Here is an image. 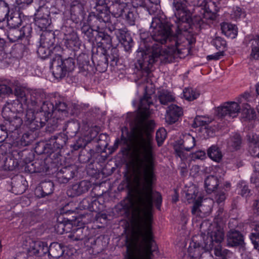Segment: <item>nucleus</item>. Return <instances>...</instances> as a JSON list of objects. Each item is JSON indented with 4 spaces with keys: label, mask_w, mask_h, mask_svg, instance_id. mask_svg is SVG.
<instances>
[{
    "label": "nucleus",
    "mask_w": 259,
    "mask_h": 259,
    "mask_svg": "<svg viewBox=\"0 0 259 259\" xmlns=\"http://www.w3.org/2000/svg\"><path fill=\"white\" fill-rule=\"evenodd\" d=\"M131 164L135 172L129 185L135 192L133 198H127L122 202V207L131 212V222L134 231L127 245L125 259H153V253L157 247L153 239L152 230L153 199L158 209L162 202L161 194L153 193L152 185L155 179V154L153 160L148 163L141 156L131 153Z\"/></svg>",
    "instance_id": "obj_1"
},
{
    "label": "nucleus",
    "mask_w": 259,
    "mask_h": 259,
    "mask_svg": "<svg viewBox=\"0 0 259 259\" xmlns=\"http://www.w3.org/2000/svg\"><path fill=\"white\" fill-rule=\"evenodd\" d=\"M172 26L158 16L153 18L149 28L151 37L144 40L145 49L141 47L137 52L140 69L147 72L158 60L162 63H170L177 56L181 57L188 52L186 46L190 42L181 35H172Z\"/></svg>",
    "instance_id": "obj_2"
},
{
    "label": "nucleus",
    "mask_w": 259,
    "mask_h": 259,
    "mask_svg": "<svg viewBox=\"0 0 259 259\" xmlns=\"http://www.w3.org/2000/svg\"><path fill=\"white\" fill-rule=\"evenodd\" d=\"M153 104L151 95L145 93L141 99L139 106V115L135 126L132 128L127 139L123 135L121 141L124 144H127L128 141L131 153H136L137 156H141L148 163L153 160L154 144L152 135L148 131V127L152 121L147 119L150 115L149 107Z\"/></svg>",
    "instance_id": "obj_3"
},
{
    "label": "nucleus",
    "mask_w": 259,
    "mask_h": 259,
    "mask_svg": "<svg viewBox=\"0 0 259 259\" xmlns=\"http://www.w3.org/2000/svg\"><path fill=\"white\" fill-rule=\"evenodd\" d=\"M29 99L26 105L28 108H32L39 113L52 114L53 105L45 101L46 94L40 90H31L28 94Z\"/></svg>",
    "instance_id": "obj_4"
},
{
    "label": "nucleus",
    "mask_w": 259,
    "mask_h": 259,
    "mask_svg": "<svg viewBox=\"0 0 259 259\" xmlns=\"http://www.w3.org/2000/svg\"><path fill=\"white\" fill-rule=\"evenodd\" d=\"M174 11L178 31L177 35H180L182 31H186L191 21V13L187 8L186 4L183 1L173 2Z\"/></svg>",
    "instance_id": "obj_5"
},
{
    "label": "nucleus",
    "mask_w": 259,
    "mask_h": 259,
    "mask_svg": "<svg viewBox=\"0 0 259 259\" xmlns=\"http://www.w3.org/2000/svg\"><path fill=\"white\" fill-rule=\"evenodd\" d=\"M51 66L54 77L61 79L74 70L75 62L74 59L71 57L63 60L61 56L58 54L53 57Z\"/></svg>",
    "instance_id": "obj_6"
},
{
    "label": "nucleus",
    "mask_w": 259,
    "mask_h": 259,
    "mask_svg": "<svg viewBox=\"0 0 259 259\" xmlns=\"http://www.w3.org/2000/svg\"><path fill=\"white\" fill-rule=\"evenodd\" d=\"M119 22L115 23L113 25L109 27L110 31H114L119 42L124 48L125 51H129L133 46V41L130 35L127 33V29L125 27H120L119 26Z\"/></svg>",
    "instance_id": "obj_7"
},
{
    "label": "nucleus",
    "mask_w": 259,
    "mask_h": 259,
    "mask_svg": "<svg viewBox=\"0 0 259 259\" xmlns=\"http://www.w3.org/2000/svg\"><path fill=\"white\" fill-rule=\"evenodd\" d=\"M195 145V138L189 134L183 135V138L175 146V150L177 155L182 160L187 158V154L184 150L189 151Z\"/></svg>",
    "instance_id": "obj_8"
},
{
    "label": "nucleus",
    "mask_w": 259,
    "mask_h": 259,
    "mask_svg": "<svg viewBox=\"0 0 259 259\" xmlns=\"http://www.w3.org/2000/svg\"><path fill=\"white\" fill-rule=\"evenodd\" d=\"M240 110L239 105L235 102H228L218 108V114L220 116L236 117Z\"/></svg>",
    "instance_id": "obj_9"
},
{
    "label": "nucleus",
    "mask_w": 259,
    "mask_h": 259,
    "mask_svg": "<svg viewBox=\"0 0 259 259\" xmlns=\"http://www.w3.org/2000/svg\"><path fill=\"white\" fill-rule=\"evenodd\" d=\"M226 243L229 247H242L244 244V237L239 231L230 229L226 235Z\"/></svg>",
    "instance_id": "obj_10"
},
{
    "label": "nucleus",
    "mask_w": 259,
    "mask_h": 259,
    "mask_svg": "<svg viewBox=\"0 0 259 259\" xmlns=\"http://www.w3.org/2000/svg\"><path fill=\"white\" fill-rule=\"evenodd\" d=\"M31 32V27L30 25H25L21 29L16 27L10 28L8 33V37L11 42H16L22 37H28Z\"/></svg>",
    "instance_id": "obj_11"
},
{
    "label": "nucleus",
    "mask_w": 259,
    "mask_h": 259,
    "mask_svg": "<svg viewBox=\"0 0 259 259\" xmlns=\"http://www.w3.org/2000/svg\"><path fill=\"white\" fill-rule=\"evenodd\" d=\"M77 170L73 166H65L60 169L56 175L57 181L60 184H66L73 178Z\"/></svg>",
    "instance_id": "obj_12"
},
{
    "label": "nucleus",
    "mask_w": 259,
    "mask_h": 259,
    "mask_svg": "<svg viewBox=\"0 0 259 259\" xmlns=\"http://www.w3.org/2000/svg\"><path fill=\"white\" fill-rule=\"evenodd\" d=\"M91 187V184L87 181H81L73 184L67 191L68 196L74 197L86 193Z\"/></svg>",
    "instance_id": "obj_13"
},
{
    "label": "nucleus",
    "mask_w": 259,
    "mask_h": 259,
    "mask_svg": "<svg viewBox=\"0 0 259 259\" xmlns=\"http://www.w3.org/2000/svg\"><path fill=\"white\" fill-rule=\"evenodd\" d=\"M183 114V109L177 105L171 104L168 106L165 115V121L169 124L176 122Z\"/></svg>",
    "instance_id": "obj_14"
},
{
    "label": "nucleus",
    "mask_w": 259,
    "mask_h": 259,
    "mask_svg": "<svg viewBox=\"0 0 259 259\" xmlns=\"http://www.w3.org/2000/svg\"><path fill=\"white\" fill-rule=\"evenodd\" d=\"M28 251L30 255L42 256L48 253V247L46 242L40 241H32Z\"/></svg>",
    "instance_id": "obj_15"
},
{
    "label": "nucleus",
    "mask_w": 259,
    "mask_h": 259,
    "mask_svg": "<svg viewBox=\"0 0 259 259\" xmlns=\"http://www.w3.org/2000/svg\"><path fill=\"white\" fill-rule=\"evenodd\" d=\"M103 4V3H98V5H97L96 10L98 13L94 16V18L100 23H109L110 22V13L112 12L108 6Z\"/></svg>",
    "instance_id": "obj_16"
},
{
    "label": "nucleus",
    "mask_w": 259,
    "mask_h": 259,
    "mask_svg": "<svg viewBox=\"0 0 259 259\" xmlns=\"http://www.w3.org/2000/svg\"><path fill=\"white\" fill-rule=\"evenodd\" d=\"M67 137L64 134H59L52 137L48 144V148L55 152L61 149L66 144Z\"/></svg>",
    "instance_id": "obj_17"
},
{
    "label": "nucleus",
    "mask_w": 259,
    "mask_h": 259,
    "mask_svg": "<svg viewBox=\"0 0 259 259\" xmlns=\"http://www.w3.org/2000/svg\"><path fill=\"white\" fill-rule=\"evenodd\" d=\"M52 114H46V113H38L36 118L30 121L26 122V125L31 131H34L44 126L46 123L48 121Z\"/></svg>",
    "instance_id": "obj_18"
},
{
    "label": "nucleus",
    "mask_w": 259,
    "mask_h": 259,
    "mask_svg": "<svg viewBox=\"0 0 259 259\" xmlns=\"http://www.w3.org/2000/svg\"><path fill=\"white\" fill-rule=\"evenodd\" d=\"M48 10L44 7H39L35 14V22L41 29L46 28L50 24L49 19Z\"/></svg>",
    "instance_id": "obj_19"
},
{
    "label": "nucleus",
    "mask_w": 259,
    "mask_h": 259,
    "mask_svg": "<svg viewBox=\"0 0 259 259\" xmlns=\"http://www.w3.org/2000/svg\"><path fill=\"white\" fill-rule=\"evenodd\" d=\"M92 60L97 71L104 72L107 70L108 65V58L105 53L94 54L92 57Z\"/></svg>",
    "instance_id": "obj_20"
},
{
    "label": "nucleus",
    "mask_w": 259,
    "mask_h": 259,
    "mask_svg": "<svg viewBox=\"0 0 259 259\" xmlns=\"http://www.w3.org/2000/svg\"><path fill=\"white\" fill-rule=\"evenodd\" d=\"M54 185L52 182H41L35 191V194L38 197H44L53 193Z\"/></svg>",
    "instance_id": "obj_21"
},
{
    "label": "nucleus",
    "mask_w": 259,
    "mask_h": 259,
    "mask_svg": "<svg viewBox=\"0 0 259 259\" xmlns=\"http://www.w3.org/2000/svg\"><path fill=\"white\" fill-rule=\"evenodd\" d=\"M65 44L67 47L71 49H77L80 46V42L77 34L73 30L65 35Z\"/></svg>",
    "instance_id": "obj_22"
},
{
    "label": "nucleus",
    "mask_w": 259,
    "mask_h": 259,
    "mask_svg": "<svg viewBox=\"0 0 259 259\" xmlns=\"http://www.w3.org/2000/svg\"><path fill=\"white\" fill-rule=\"evenodd\" d=\"M72 225L71 223L65 219L60 217L58 219V222L55 226V230L59 234H62L64 233H68L70 231Z\"/></svg>",
    "instance_id": "obj_23"
},
{
    "label": "nucleus",
    "mask_w": 259,
    "mask_h": 259,
    "mask_svg": "<svg viewBox=\"0 0 259 259\" xmlns=\"http://www.w3.org/2000/svg\"><path fill=\"white\" fill-rule=\"evenodd\" d=\"M98 3H103V5L108 6L109 10L115 15H120L123 4L120 3V0H104Z\"/></svg>",
    "instance_id": "obj_24"
},
{
    "label": "nucleus",
    "mask_w": 259,
    "mask_h": 259,
    "mask_svg": "<svg viewBox=\"0 0 259 259\" xmlns=\"http://www.w3.org/2000/svg\"><path fill=\"white\" fill-rule=\"evenodd\" d=\"M63 245L57 242H53L48 247L49 255L54 258H58L64 253Z\"/></svg>",
    "instance_id": "obj_25"
},
{
    "label": "nucleus",
    "mask_w": 259,
    "mask_h": 259,
    "mask_svg": "<svg viewBox=\"0 0 259 259\" xmlns=\"http://www.w3.org/2000/svg\"><path fill=\"white\" fill-rule=\"evenodd\" d=\"M7 19L8 25L10 28L18 27L22 22L21 14L18 11L11 12Z\"/></svg>",
    "instance_id": "obj_26"
},
{
    "label": "nucleus",
    "mask_w": 259,
    "mask_h": 259,
    "mask_svg": "<svg viewBox=\"0 0 259 259\" xmlns=\"http://www.w3.org/2000/svg\"><path fill=\"white\" fill-rule=\"evenodd\" d=\"M55 36L53 32H44L40 35V44L47 47H53L55 45Z\"/></svg>",
    "instance_id": "obj_27"
},
{
    "label": "nucleus",
    "mask_w": 259,
    "mask_h": 259,
    "mask_svg": "<svg viewBox=\"0 0 259 259\" xmlns=\"http://www.w3.org/2000/svg\"><path fill=\"white\" fill-rule=\"evenodd\" d=\"M222 32L228 37L234 38L237 35V27L235 25L228 23H223L221 24Z\"/></svg>",
    "instance_id": "obj_28"
},
{
    "label": "nucleus",
    "mask_w": 259,
    "mask_h": 259,
    "mask_svg": "<svg viewBox=\"0 0 259 259\" xmlns=\"http://www.w3.org/2000/svg\"><path fill=\"white\" fill-rule=\"evenodd\" d=\"M205 187L208 193L213 192L219 186L218 178L214 176H208L205 180Z\"/></svg>",
    "instance_id": "obj_29"
},
{
    "label": "nucleus",
    "mask_w": 259,
    "mask_h": 259,
    "mask_svg": "<svg viewBox=\"0 0 259 259\" xmlns=\"http://www.w3.org/2000/svg\"><path fill=\"white\" fill-rule=\"evenodd\" d=\"M11 182L12 192L16 194L20 195L23 193L26 190V186L22 183L21 179L14 178Z\"/></svg>",
    "instance_id": "obj_30"
},
{
    "label": "nucleus",
    "mask_w": 259,
    "mask_h": 259,
    "mask_svg": "<svg viewBox=\"0 0 259 259\" xmlns=\"http://www.w3.org/2000/svg\"><path fill=\"white\" fill-rule=\"evenodd\" d=\"M158 98L162 105H166L175 101L174 95L167 90H162L158 92Z\"/></svg>",
    "instance_id": "obj_31"
},
{
    "label": "nucleus",
    "mask_w": 259,
    "mask_h": 259,
    "mask_svg": "<svg viewBox=\"0 0 259 259\" xmlns=\"http://www.w3.org/2000/svg\"><path fill=\"white\" fill-rule=\"evenodd\" d=\"M242 144L241 137L238 134H235L230 137L228 142V146L231 151H237L240 149Z\"/></svg>",
    "instance_id": "obj_32"
},
{
    "label": "nucleus",
    "mask_w": 259,
    "mask_h": 259,
    "mask_svg": "<svg viewBox=\"0 0 259 259\" xmlns=\"http://www.w3.org/2000/svg\"><path fill=\"white\" fill-rule=\"evenodd\" d=\"M97 31L98 33L96 36V39L97 40L100 39L102 41V44H106L107 46L106 47L110 49L112 47V39L111 37L107 33L100 31V26L97 25Z\"/></svg>",
    "instance_id": "obj_33"
},
{
    "label": "nucleus",
    "mask_w": 259,
    "mask_h": 259,
    "mask_svg": "<svg viewBox=\"0 0 259 259\" xmlns=\"http://www.w3.org/2000/svg\"><path fill=\"white\" fill-rule=\"evenodd\" d=\"M207 155L210 159L218 162L222 160L223 157L220 148L215 145H212L208 149Z\"/></svg>",
    "instance_id": "obj_34"
},
{
    "label": "nucleus",
    "mask_w": 259,
    "mask_h": 259,
    "mask_svg": "<svg viewBox=\"0 0 259 259\" xmlns=\"http://www.w3.org/2000/svg\"><path fill=\"white\" fill-rule=\"evenodd\" d=\"M108 58V62L110 63L112 66H116L118 61V51L116 48L113 47L105 52Z\"/></svg>",
    "instance_id": "obj_35"
},
{
    "label": "nucleus",
    "mask_w": 259,
    "mask_h": 259,
    "mask_svg": "<svg viewBox=\"0 0 259 259\" xmlns=\"http://www.w3.org/2000/svg\"><path fill=\"white\" fill-rule=\"evenodd\" d=\"M120 12V15H115V16L118 17L124 15L125 18L129 24L131 25L135 24L136 16L133 12L131 11L128 8L123 7Z\"/></svg>",
    "instance_id": "obj_36"
},
{
    "label": "nucleus",
    "mask_w": 259,
    "mask_h": 259,
    "mask_svg": "<svg viewBox=\"0 0 259 259\" xmlns=\"http://www.w3.org/2000/svg\"><path fill=\"white\" fill-rule=\"evenodd\" d=\"M215 3L213 2H210L208 4L207 7L205 8L204 12L203 13L204 18L214 20L217 17V12L218 10L215 8Z\"/></svg>",
    "instance_id": "obj_37"
},
{
    "label": "nucleus",
    "mask_w": 259,
    "mask_h": 259,
    "mask_svg": "<svg viewBox=\"0 0 259 259\" xmlns=\"http://www.w3.org/2000/svg\"><path fill=\"white\" fill-rule=\"evenodd\" d=\"M30 94V91L25 89L17 88L15 90V95L19 99L22 104H27L29 97L28 94Z\"/></svg>",
    "instance_id": "obj_38"
},
{
    "label": "nucleus",
    "mask_w": 259,
    "mask_h": 259,
    "mask_svg": "<svg viewBox=\"0 0 259 259\" xmlns=\"http://www.w3.org/2000/svg\"><path fill=\"white\" fill-rule=\"evenodd\" d=\"M84 229L83 228H76L68 235V237L73 241H78L83 240L87 236L86 233H84Z\"/></svg>",
    "instance_id": "obj_39"
},
{
    "label": "nucleus",
    "mask_w": 259,
    "mask_h": 259,
    "mask_svg": "<svg viewBox=\"0 0 259 259\" xmlns=\"http://www.w3.org/2000/svg\"><path fill=\"white\" fill-rule=\"evenodd\" d=\"M98 201L97 200H92L90 197L84 198L79 203V207L81 209H89L91 211H95L94 207V205H97Z\"/></svg>",
    "instance_id": "obj_40"
},
{
    "label": "nucleus",
    "mask_w": 259,
    "mask_h": 259,
    "mask_svg": "<svg viewBox=\"0 0 259 259\" xmlns=\"http://www.w3.org/2000/svg\"><path fill=\"white\" fill-rule=\"evenodd\" d=\"M251 52L250 57L254 59H259V36L250 41Z\"/></svg>",
    "instance_id": "obj_41"
},
{
    "label": "nucleus",
    "mask_w": 259,
    "mask_h": 259,
    "mask_svg": "<svg viewBox=\"0 0 259 259\" xmlns=\"http://www.w3.org/2000/svg\"><path fill=\"white\" fill-rule=\"evenodd\" d=\"M242 118L246 120H251L255 119V112L251 108L250 105L247 104L242 110Z\"/></svg>",
    "instance_id": "obj_42"
},
{
    "label": "nucleus",
    "mask_w": 259,
    "mask_h": 259,
    "mask_svg": "<svg viewBox=\"0 0 259 259\" xmlns=\"http://www.w3.org/2000/svg\"><path fill=\"white\" fill-rule=\"evenodd\" d=\"M83 6L80 3L77 1L74 2L71 6V14L77 17L82 16L83 14Z\"/></svg>",
    "instance_id": "obj_43"
},
{
    "label": "nucleus",
    "mask_w": 259,
    "mask_h": 259,
    "mask_svg": "<svg viewBox=\"0 0 259 259\" xmlns=\"http://www.w3.org/2000/svg\"><path fill=\"white\" fill-rule=\"evenodd\" d=\"M10 12L9 5L3 0H0V22L5 20Z\"/></svg>",
    "instance_id": "obj_44"
},
{
    "label": "nucleus",
    "mask_w": 259,
    "mask_h": 259,
    "mask_svg": "<svg viewBox=\"0 0 259 259\" xmlns=\"http://www.w3.org/2000/svg\"><path fill=\"white\" fill-rule=\"evenodd\" d=\"M250 238L254 248L259 251V225H256L251 233Z\"/></svg>",
    "instance_id": "obj_45"
},
{
    "label": "nucleus",
    "mask_w": 259,
    "mask_h": 259,
    "mask_svg": "<svg viewBox=\"0 0 259 259\" xmlns=\"http://www.w3.org/2000/svg\"><path fill=\"white\" fill-rule=\"evenodd\" d=\"M184 97L188 101H193L197 99L199 93L192 88H185L183 91Z\"/></svg>",
    "instance_id": "obj_46"
},
{
    "label": "nucleus",
    "mask_w": 259,
    "mask_h": 259,
    "mask_svg": "<svg viewBox=\"0 0 259 259\" xmlns=\"http://www.w3.org/2000/svg\"><path fill=\"white\" fill-rule=\"evenodd\" d=\"M210 238L214 242H222L224 240V233L222 229H217L210 233Z\"/></svg>",
    "instance_id": "obj_47"
},
{
    "label": "nucleus",
    "mask_w": 259,
    "mask_h": 259,
    "mask_svg": "<svg viewBox=\"0 0 259 259\" xmlns=\"http://www.w3.org/2000/svg\"><path fill=\"white\" fill-rule=\"evenodd\" d=\"M210 122L208 118L205 116H197L193 121V127H197L198 126H205Z\"/></svg>",
    "instance_id": "obj_48"
},
{
    "label": "nucleus",
    "mask_w": 259,
    "mask_h": 259,
    "mask_svg": "<svg viewBox=\"0 0 259 259\" xmlns=\"http://www.w3.org/2000/svg\"><path fill=\"white\" fill-rule=\"evenodd\" d=\"M51 51V48L45 47V46L41 45V44H40L37 49V53L40 58L45 59L50 55Z\"/></svg>",
    "instance_id": "obj_49"
},
{
    "label": "nucleus",
    "mask_w": 259,
    "mask_h": 259,
    "mask_svg": "<svg viewBox=\"0 0 259 259\" xmlns=\"http://www.w3.org/2000/svg\"><path fill=\"white\" fill-rule=\"evenodd\" d=\"M245 15V11L239 7H234L231 14L232 19L236 20L241 18H244Z\"/></svg>",
    "instance_id": "obj_50"
},
{
    "label": "nucleus",
    "mask_w": 259,
    "mask_h": 259,
    "mask_svg": "<svg viewBox=\"0 0 259 259\" xmlns=\"http://www.w3.org/2000/svg\"><path fill=\"white\" fill-rule=\"evenodd\" d=\"M214 245V242L209 237H207L202 243V251H209L213 249Z\"/></svg>",
    "instance_id": "obj_51"
},
{
    "label": "nucleus",
    "mask_w": 259,
    "mask_h": 259,
    "mask_svg": "<svg viewBox=\"0 0 259 259\" xmlns=\"http://www.w3.org/2000/svg\"><path fill=\"white\" fill-rule=\"evenodd\" d=\"M147 4V10L149 13H153L158 9L159 0H146Z\"/></svg>",
    "instance_id": "obj_52"
},
{
    "label": "nucleus",
    "mask_w": 259,
    "mask_h": 259,
    "mask_svg": "<svg viewBox=\"0 0 259 259\" xmlns=\"http://www.w3.org/2000/svg\"><path fill=\"white\" fill-rule=\"evenodd\" d=\"M9 120V125L10 127L9 128L11 131H14L20 127L22 124V120L20 117H16L13 119H11Z\"/></svg>",
    "instance_id": "obj_53"
},
{
    "label": "nucleus",
    "mask_w": 259,
    "mask_h": 259,
    "mask_svg": "<svg viewBox=\"0 0 259 259\" xmlns=\"http://www.w3.org/2000/svg\"><path fill=\"white\" fill-rule=\"evenodd\" d=\"M212 44L217 49H222V50H224L226 46V42L222 37L218 36L213 39Z\"/></svg>",
    "instance_id": "obj_54"
},
{
    "label": "nucleus",
    "mask_w": 259,
    "mask_h": 259,
    "mask_svg": "<svg viewBox=\"0 0 259 259\" xmlns=\"http://www.w3.org/2000/svg\"><path fill=\"white\" fill-rule=\"evenodd\" d=\"M166 133L164 128H160L156 133V139L158 145L160 146L166 138Z\"/></svg>",
    "instance_id": "obj_55"
},
{
    "label": "nucleus",
    "mask_w": 259,
    "mask_h": 259,
    "mask_svg": "<svg viewBox=\"0 0 259 259\" xmlns=\"http://www.w3.org/2000/svg\"><path fill=\"white\" fill-rule=\"evenodd\" d=\"M98 135V132L94 128L89 129L83 136L89 143L91 142Z\"/></svg>",
    "instance_id": "obj_56"
},
{
    "label": "nucleus",
    "mask_w": 259,
    "mask_h": 259,
    "mask_svg": "<svg viewBox=\"0 0 259 259\" xmlns=\"http://www.w3.org/2000/svg\"><path fill=\"white\" fill-rule=\"evenodd\" d=\"M89 143L87 141L86 139L84 136L79 138L75 144L72 146L74 150H77L80 148H84Z\"/></svg>",
    "instance_id": "obj_57"
},
{
    "label": "nucleus",
    "mask_w": 259,
    "mask_h": 259,
    "mask_svg": "<svg viewBox=\"0 0 259 259\" xmlns=\"http://www.w3.org/2000/svg\"><path fill=\"white\" fill-rule=\"evenodd\" d=\"M34 110H35L32 109V108H30L26 111L24 119L25 124H26V122L31 121L36 118V117L34 115Z\"/></svg>",
    "instance_id": "obj_58"
},
{
    "label": "nucleus",
    "mask_w": 259,
    "mask_h": 259,
    "mask_svg": "<svg viewBox=\"0 0 259 259\" xmlns=\"http://www.w3.org/2000/svg\"><path fill=\"white\" fill-rule=\"evenodd\" d=\"M67 106L65 103L59 102L56 104L55 111L61 112L62 113L66 115L67 113Z\"/></svg>",
    "instance_id": "obj_59"
},
{
    "label": "nucleus",
    "mask_w": 259,
    "mask_h": 259,
    "mask_svg": "<svg viewBox=\"0 0 259 259\" xmlns=\"http://www.w3.org/2000/svg\"><path fill=\"white\" fill-rule=\"evenodd\" d=\"M132 4L135 8L143 7L147 9L146 0H132Z\"/></svg>",
    "instance_id": "obj_60"
},
{
    "label": "nucleus",
    "mask_w": 259,
    "mask_h": 259,
    "mask_svg": "<svg viewBox=\"0 0 259 259\" xmlns=\"http://www.w3.org/2000/svg\"><path fill=\"white\" fill-rule=\"evenodd\" d=\"M67 133L69 134V133L72 134H75L78 130V126L75 123H69L67 125L66 127Z\"/></svg>",
    "instance_id": "obj_61"
},
{
    "label": "nucleus",
    "mask_w": 259,
    "mask_h": 259,
    "mask_svg": "<svg viewBox=\"0 0 259 259\" xmlns=\"http://www.w3.org/2000/svg\"><path fill=\"white\" fill-rule=\"evenodd\" d=\"M12 114L13 113L11 111V109L9 106H5L3 107L2 110V115L4 118L7 120H10Z\"/></svg>",
    "instance_id": "obj_62"
},
{
    "label": "nucleus",
    "mask_w": 259,
    "mask_h": 259,
    "mask_svg": "<svg viewBox=\"0 0 259 259\" xmlns=\"http://www.w3.org/2000/svg\"><path fill=\"white\" fill-rule=\"evenodd\" d=\"M226 198V195L224 191L218 192L215 196V199L219 204L224 202Z\"/></svg>",
    "instance_id": "obj_63"
},
{
    "label": "nucleus",
    "mask_w": 259,
    "mask_h": 259,
    "mask_svg": "<svg viewBox=\"0 0 259 259\" xmlns=\"http://www.w3.org/2000/svg\"><path fill=\"white\" fill-rule=\"evenodd\" d=\"M221 242L214 243L213 249H214V253L217 256L222 255V247L221 244Z\"/></svg>",
    "instance_id": "obj_64"
}]
</instances>
